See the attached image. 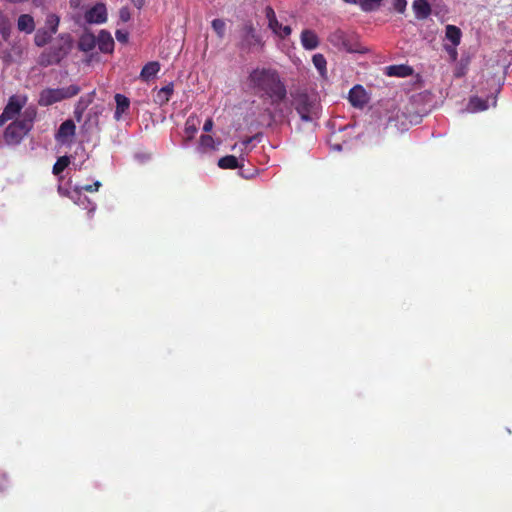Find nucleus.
Instances as JSON below:
<instances>
[{
    "label": "nucleus",
    "mask_w": 512,
    "mask_h": 512,
    "mask_svg": "<svg viewBox=\"0 0 512 512\" xmlns=\"http://www.w3.org/2000/svg\"><path fill=\"white\" fill-rule=\"evenodd\" d=\"M249 82L260 97H268L271 104H279L287 96L286 86L279 73L271 68H256L249 75Z\"/></svg>",
    "instance_id": "obj_1"
},
{
    "label": "nucleus",
    "mask_w": 512,
    "mask_h": 512,
    "mask_svg": "<svg viewBox=\"0 0 512 512\" xmlns=\"http://www.w3.org/2000/svg\"><path fill=\"white\" fill-rule=\"evenodd\" d=\"M292 105L304 122H314L320 118L321 105L315 96L297 92L293 95Z\"/></svg>",
    "instance_id": "obj_2"
},
{
    "label": "nucleus",
    "mask_w": 512,
    "mask_h": 512,
    "mask_svg": "<svg viewBox=\"0 0 512 512\" xmlns=\"http://www.w3.org/2000/svg\"><path fill=\"white\" fill-rule=\"evenodd\" d=\"M80 92L77 85L63 88H46L40 92L38 103L40 106H50L56 102L76 96Z\"/></svg>",
    "instance_id": "obj_3"
},
{
    "label": "nucleus",
    "mask_w": 512,
    "mask_h": 512,
    "mask_svg": "<svg viewBox=\"0 0 512 512\" xmlns=\"http://www.w3.org/2000/svg\"><path fill=\"white\" fill-rule=\"evenodd\" d=\"M328 41L338 50L346 52H361L357 40L342 30H336L328 37Z\"/></svg>",
    "instance_id": "obj_4"
},
{
    "label": "nucleus",
    "mask_w": 512,
    "mask_h": 512,
    "mask_svg": "<svg viewBox=\"0 0 512 512\" xmlns=\"http://www.w3.org/2000/svg\"><path fill=\"white\" fill-rule=\"evenodd\" d=\"M29 132V127L16 119L5 128L3 138L8 145H18Z\"/></svg>",
    "instance_id": "obj_5"
},
{
    "label": "nucleus",
    "mask_w": 512,
    "mask_h": 512,
    "mask_svg": "<svg viewBox=\"0 0 512 512\" xmlns=\"http://www.w3.org/2000/svg\"><path fill=\"white\" fill-rule=\"evenodd\" d=\"M61 40L64 41V45L59 48H52V51L49 53H42L39 57L38 63L41 66H49L51 64H57L60 62V60L63 58L64 55H66L67 51L70 48V37L69 35L61 36Z\"/></svg>",
    "instance_id": "obj_6"
},
{
    "label": "nucleus",
    "mask_w": 512,
    "mask_h": 512,
    "mask_svg": "<svg viewBox=\"0 0 512 512\" xmlns=\"http://www.w3.org/2000/svg\"><path fill=\"white\" fill-rule=\"evenodd\" d=\"M242 32L243 34L239 44L240 49L251 51L256 46L263 47L264 43L252 25H245Z\"/></svg>",
    "instance_id": "obj_7"
},
{
    "label": "nucleus",
    "mask_w": 512,
    "mask_h": 512,
    "mask_svg": "<svg viewBox=\"0 0 512 512\" xmlns=\"http://www.w3.org/2000/svg\"><path fill=\"white\" fill-rule=\"evenodd\" d=\"M265 16L268 20L269 28L280 38L284 39L289 36L292 32L290 26H283L276 18L274 9L271 6H267L264 10Z\"/></svg>",
    "instance_id": "obj_8"
},
{
    "label": "nucleus",
    "mask_w": 512,
    "mask_h": 512,
    "mask_svg": "<svg viewBox=\"0 0 512 512\" xmlns=\"http://www.w3.org/2000/svg\"><path fill=\"white\" fill-rule=\"evenodd\" d=\"M26 97H21L18 95H12L4 107L3 112L5 115L9 116L11 120H13L17 115L20 114L22 108L26 104Z\"/></svg>",
    "instance_id": "obj_9"
},
{
    "label": "nucleus",
    "mask_w": 512,
    "mask_h": 512,
    "mask_svg": "<svg viewBox=\"0 0 512 512\" xmlns=\"http://www.w3.org/2000/svg\"><path fill=\"white\" fill-rule=\"evenodd\" d=\"M88 23L102 24L107 21V10L103 3H97L85 13Z\"/></svg>",
    "instance_id": "obj_10"
},
{
    "label": "nucleus",
    "mask_w": 512,
    "mask_h": 512,
    "mask_svg": "<svg viewBox=\"0 0 512 512\" xmlns=\"http://www.w3.org/2000/svg\"><path fill=\"white\" fill-rule=\"evenodd\" d=\"M301 45L305 50H314L319 44L320 40L318 35L310 29H304L300 35Z\"/></svg>",
    "instance_id": "obj_11"
},
{
    "label": "nucleus",
    "mask_w": 512,
    "mask_h": 512,
    "mask_svg": "<svg viewBox=\"0 0 512 512\" xmlns=\"http://www.w3.org/2000/svg\"><path fill=\"white\" fill-rule=\"evenodd\" d=\"M348 99L354 107L362 108L366 102V92L362 86L356 85L350 89Z\"/></svg>",
    "instance_id": "obj_12"
},
{
    "label": "nucleus",
    "mask_w": 512,
    "mask_h": 512,
    "mask_svg": "<svg viewBox=\"0 0 512 512\" xmlns=\"http://www.w3.org/2000/svg\"><path fill=\"white\" fill-rule=\"evenodd\" d=\"M96 44L103 53H111L114 49V40L111 34L105 30H101L96 38Z\"/></svg>",
    "instance_id": "obj_13"
},
{
    "label": "nucleus",
    "mask_w": 512,
    "mask_h": 512,
    "mask_svg": "<svg viewBox=\"0 0 512 512\" xmlns=\"http://www.w3.org/2000/svg\"><path fill=\"white\" fill-rule=\"evenodd\" d=\"M75 130L76 126L74 122L71 119H68L60 125L56 134V139L58 141L64 142L68 138H71L75 135Z\"/></svg>",
    "instance_id": "obj_14"
},
{
    "label": "nucleus",
    "mask_w": 512,
    "mask_h": 512,
    "mask_svg": "<svg viewBox=\"0 0 512 512\" xmlns=\"http://www.w3.org/2000/svg\"><path fill=\"white\" fill-rule=\"evenodd\" d=\"M17 28L20 32L31 34L35 30L34 18L29 14H22L17 20Z\"/></svg>",
    "instance_id": "obj_15"
},
{
    "label": "nucleus",
    "mask_w": 512,
    "mask_h": 512,
    "mask_svg": "<svg viewBox=\"0 0 512 512\" xmlns=\"http://www.w3.org/2000/svg\"><path fill=\"white\" fill-rule=\"evenodd\" d=\"M412 7L417 19H426L431 14V6L427 0H415Z\"/></svg>",
    "instance_id": "obj_16"
},
{
    "label": "nucleus",
    "mask_w": 512,
    "mask_h": 512,
    "mask_svg": "<svg viewBox=\"0 0 512 512\" xmlns=\"http://www.w3.org/2000/svg\"><path fill=\"white\" fill-rule=\"evenodd\" d=\"M115 102H116V110L114 113V118L116 120H120L122 115L129 109L130 100L123 94H116Z\"/></svg>",
    "instance_id": "obj_17"
},
{
    "label": "nucleus",
    "mask_w": 512,
    "mask_h": 512,
    "mask_svg": "<svg viewBox=\"0 0 512 512\" xmlns=\"http://www.w3.org/2000/svg\"><path fill=\"white\" fill-rule=\"evenodd\" d=\"M96 46V37L92 33H83L78 41V48L83 52L92 51Z\"/></svg>",
    "instance_id": "obj_18"
},
{
    "label": "nucleus",
    "mask_w": 512,
    "mask_h": 512,
    "mask_svg": "<svg viewBox=\"0 0 512 512\" xmlns=\"http://www.w3.org/2000/svg\"><path fill=\"white\" fill-rule=\"evenodd\" d=\"M173 91L174 86L172 83L162 87L155 96V103L159 104L160 106L167 104L173 94Z\"/></svg>",
    "instance_id": "obj_19"
},
{
    "label": "nucleus",
    "mask_w": 512,
    "mask_h": 512,
    "mask_svg": "<svg viewBox=\"0 0 512 512\" xmlns=\"http://www.w3.org/2000/svg\"><path fill=\"white\" fill-rule=\"evenodd\" d=\"M412 68L407 65H391L386 67V74L389 76L407 77L412 74Z\"/></svg>",
    "instance_id": "obj_20"
},
{
    "label": "nucleus",
    "mask_w": 512,
    "mask_h": 512,
    "mask_svg": "<svg viewBox=\"0 0 512 512\" xmlns=\"http://www.w3.org/2000/svg\"><path fill=\"white\" fill-rule=\"evenodd\" d=\"M462 32L460 28L455 25H447L445 29V37L453 46H458L461 41Z\"/></svg>",
    "instance_id": "obj_21"
},
{
    "label": "nucleus",
    "mask_w": 512,
    "mask_h": 512,
    "mask_svg": "<svg viewBox=\"0 0 512 512\" xmlns=\"http://www.w3.org/2000/svg\"><path fill=\"white\" fill-rule=\"evenodd\" d=\"M36 116H37L36 108L28 107L22 113L21 118L17 119V120L19 122H22L26 127H29V130L31 131L33 128V123H34Z\"/></svg>",
    "instance_id": "obj_22"
},
{
    "label": "nucleus",
    "mask_w": 512,
    "mask_h": 512,
    "mask_svg": "<svg viewBox=\"0 0 512 512\" xmlns=\"http://www.w3.org/2000/svg\"><path fill=\"white\" fill-rule=\"evenodd\" d=\"M160 70L158 62H149L141 70V77L145 80H149L154 77Z\"/></svg>",
    "instance_id": "obj_23"
},
{
    "label": "nucleus",
    "mask_w": 512,
    "mask_h": 512,
    "mask_svg": "<svg viewBox=\"0 0 512 512\" xmlns=\"http://www.w3.org/2000/svg\"><path fill=\"white\" fill-rule=\"evenodd\" d=\"M312 62L314 64L315 68L318 70L319 74L322 77H325L327 74V69H326L327 61H326L324 55L320 54V53L313 55Z\"/></svg>",
    "instance_id": "obj_24"
},
{
    "label": "nucleus",
    "mask_w": 512,
    "mask_h": 512,
    "mask_svg": "<svg viewBox=\"0 0 512 512\" xmlns=\"http://www.w3.org/2000/svg\"><path fill=\"white\" fill-rule=\"evenodd\" d=\"M218 166L221 169H236L239 167V163L234 155H226L219 159Z\"/></svg>",
    "instance_id": "obj_25"
},
{
    "label": "nucleus",
    "mask_w": 512,
    "mask_h": 512,
    "mask_svg": "<svg viewBox=\"0 0 512 512\" xmlns=\"http://www.w3.org/2000/svg\"><path fill=\"white\" fill-rule=\"evenodd\" d=\"M11 32V23L7 16L0 11V33L4 40H7Z\"/></svg>",
    "instance_id": "obj_26"
},
{
    "label": "nucleus",
    "mask_w": 512,
    "mask_h": 512,
    "mask_svg": "<svg viewBox=\"0 0 512 512\" xmlns=\"http://www.w3.org/2000/svg\"><path fill=\"white\" fill-rule=\"evenodd\" d=\"M382 2L383 0H359L358 4L362 11L372 12L377 10L381 6Z\"/></svg>",
    "instance_id": "obj_27"
},
{
    "label": "nucleus",
    "mask_w": 512,
    "mask_h": 512,
    "mask_svg": "<svg viewBox=\"0 0 512 512\" xmlns=\"http://www.w3.org/2000/svg\"><path fill=\"white\" fill-rule=\"evenodd\" d=\"M70 164V158L68 156H61L57 159L56 163L53 165L52 172L54 175L61 174Z\"/></svg>",
    "instance_id": "obj_28"
},
{
    "label": "nucleus",
    "mask_w": 512,
    "mask_h": 512,
    "mask_svg": "<svg viewBox=\"0 0 512 512\" xmlns=\"http://www.w3.org/2000/svg\"><path fill=\"white\" fill-rule=\"evenodd\" d=\"M52 35L46 30H38L34 38L35 44L39 47L46 45L51 40Z\"/></svg>",
    "instance_id": "obj_29"
},
{
    "label": "nucleus",
    "mask_w": 512,
    "mask_h": 512,
    "mask_svg": "<svg viewBox=\"0 0 512 512\" xmlns=\"http://www.w3.org/2000/svg\"><path fill=\"white\" fill-rule=\"evenodd\" d=\"M469 107L472 111H484L488 108L487 100L479 97H472L469 101Z\"/></svg>",
    "instance_id": "obj_30"
},
{
    "label": "nucleus",
    "mask_w": 512,
    "mask_h": 512,
    "mask_svg": "<svg viewBox=\"0 0 512 512\" xmlns=\"http://www.w3.org/2000/svg\"><path fill=\"white\" fill-rule=\"evenodd\" d=\"M58 193L63 197H68L76 202V200L80 199L81 193L79 187H75L73 192H70L68 188L63 187L62 185L58 186Z\"/></svg>",
    "instance_id": "obj_31"
},
{
    "label": "nucleus",
    "mask_w": 512,
    "mask_h": 512,
    "mask_svg": "<svg viewBox=\"0 0 512 512\" xmlns=\"http://www.w3.org/2000/svg\"><path fill=\"white\" fill-rule=\"evenodd\" d=\"M197 132V120L190 116L185 123V133L188 139H192Z\"/></svg>",
    "instance_id": "obj_32"
},
{
    "label": "nucleus",
    "mask_w": 512,
    "mask_h": 512,
    "mask_svg": "<svg viewBox=\"0 0 512 512\" xmlns=\"http://www.w3.org/2000/svg\"><path fill=\"white\" fill-rule=\"evenodd\" d=\"M60 19L56 14H49L46 17V26L50 30L49 32L55 34L59 26Z\"/></svg>",
    "instance_id": "obj_33"
},
{
    "label": "nucleus",
    "mask_w": 512,
    "mask_h": 512,
    "mask_svg": "<svg viewBox=\"0 0 512 512\" xmlns=\"http://www.w3.org/2000/svg\"><path fill=\"white\" fill-rule=\"evenodd\" d=\"M212 28L219 38H223L225 35L226 24L222 19H214L212 21Z\"/></svg>",
    "instance_id": "obj_34"
},
{
    "label": "nucleus",
    "mask_w": 512,
    "mask_h": 512,
    "mask_svg": "<svg viewBox=\"0 0 512 512\" xmlns=\"http://www.w3.org/2000/svg\"><path fill=\"white\" fill-rule=\"evenodd\" d=\"M101 182L100 181H95L93 184H89V185H84L82 187H79L80 189V192L82 190L86 191V192H97L99 190V188L101 187Z\"/></svg>",
    "instance_id": "obj_35"
},
{
    "label": "nucleus",
    "mask_w": 512,
    "mask_h": 512,
    "mask_svg": "<svg viewBox=\"0 0 512 512\" xmlns=\"http://www.w3.org/2000/svg\"><path fill=\"white\" fill-rule=\"evenodd\" d=\"M200 144L203 147L213 148L214 147V140H213L212 136H210V135H202L200 137Z\"/></svg>",
    "instance_id": "obj_36"
},
{
    "label": "nucleus",
    "mask_w": 512,
    "mask_h": 512,
    "mask_svg": "<svg viewBox=\"0 0 512 512\" xmlns=\"http://www.w3.org/2000/svg\"><path fill=\"white\" fill-rule=\"evenodd\" d=\"M407 1L406 0H394L393 7L399 13H404L406 10Z\"/></svg>",
    "instance_id": "obj_37"
},
{
    "label": "nucleus",
    "mask_w": 512,
    "mask_h": 512,
    "mask_svg": "<svg viewBox=\"0 0 512 512\" xmlns=\"http://www.w3.org/2000/svg\"><path fill=\"white\" fill-rule=\"evenodd\" d=\"M119 17L122 22H127L131 18V13L128 7H122L119 11Z\"/></svg>",
    "instance_id": "obj_38"
},
{
    "label": "nucleus",
    "mask_w": 512,
    "mask_h": 512,
    "mask_svg": "<svg viewBox=\"0 0 512 512\" xmlns=\"http://www.w3.org/2000/svg\"><path fill=\"white\" fill-rule=\"evenodd\" d=\"M116 38L119 42L126 43L128 41V33L117 30Z\"/></svg>",
    "instance_id": "obj_39"
},
{
    "label": "nucleus",
    "mask_w": 512,
    "mask_h": 512,
    "mask_svg": "<svg viewBox=\"0 0 512 512\" xmlns=\"http://www.w3.org/2000/svg\"><path fill=\"white\" fill-rule=\"evenodd\" d=\"M213 128V120L211 118H208L205 123H204V126H203V130L205 132H210Z\"/></svg>",
    "instance_id": "obj_40"
},
{
    "label": "nucleus",
    "mask_w": 512,
    "mask_h": 512,
    "mask_svg": "<svg viewBox=\"0 0 512 512\" xmlns=\"http://www.w3.org/2000/svg\"><path fill=\"white\" fill-rule=\"evenodd\" d=\"M70 8L76 10L81 6V0H69Z\"/></svg>",
    "instance_id": "obj_41"
},
{
    "label": "nucleus",
    "mask_w": 512,
    "mask_h": 512,
    "mask_svg": "<svg viewBox=\"0 0 512 512\" xmlns=\"http://www.w3.org/2000/svg\"><path fill=\"white\" fill-rule=\"evenodd\" d=\"M9 120H11L10 117L5 115L4 112H2L0 115V127H2Z\"/></svg>",
    "instance_id": "obj_42"
},
{
    "label": "nucleus",
    "mask_w": 512,
    "mask_h": 512,
    "mask_svg": "<svg viewBox=\"0 0 512 512\" xmlns=\"http://www.w3.org/2000/svg\"><path fill=\"white\" fill-rule=\"evenodd\" d=\"M95 209H96V206H95V204H93L92 207L89 209V213L94 212Z\"/></svg>",
    "instance_id": "obj_43"
},
{
    "label": "nucleus",
    "mask_w": 512,
    "mask_h": 512,
    "mask_svg": "<svg viewBox=\"0 0 512 512\" xmlns=\"http://www.w3.org/2000/svg\"><path fill=\"white\" fill-rule=\"evenodd\" d=\"M349 2H353V3H356V0H350Z\"/></svg>",
    "instance_id": "obj_44"
},
{
    "label": "nucleus",
    "mask_w": 512,
    "mask_h": 512,
    "mask_svg": "<svg viewBox=\"0 0 512 512\" xmlns=\"http://www.w3.org/2000/svg\"><path fill=\"white\" fill-rule=\"evenodd\" d=\"M345 2H349L350 0H344Z\"/></svg>",
    "instance_id": "obj_45"
}]
</instances>
